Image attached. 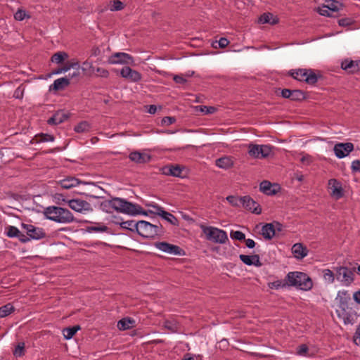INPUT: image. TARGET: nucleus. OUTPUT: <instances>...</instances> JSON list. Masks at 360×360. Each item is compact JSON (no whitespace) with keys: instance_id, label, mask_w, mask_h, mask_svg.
Listing matches in <instances>:
<instances>
[{"instance_id":"1","label":"nucleus","mask_w":360,"mask_h":360,"mask_svg":"<svg viewBox=\"0 0 360 360\" xmlns=\"http://www.w3.org/2000/svg\"><path fill=\"white\" fill-rule=\"evenodd\" d=\"M100 208L107 213H112L116 211L131 216L147 214V212L139 205L132 203L121 198H112L110 200H104L100 204Z\"/></svg>"},{"instance_id":"2","label":"nucleus","mask_w":360,"mask_h":360,"mask_svg":"<svg viewBox=\"0 0 360 360\" xmlns=\"http://www.w3.org/2000/svg\"><path fill=\"white\" fill-rule=\"evenodd\" d=\"M44 214L47 219L60 224H69L76 221L72 213L62 207H47L44 209Z\"/></svg>"},{"instance_id":"3","label":"nucleus","mask_w":360,"mask_h":360,"mask_svg":"<svg viewBox=\"0 0 360 360\" xmlns=\"http://www.w3.org/2000/svg\"><path fill=\"white\" fill-rule=\"evenodd\" d=\"M285 281H288V286H294L302 290H309L313 287L312 280L303 272H289L285 277Z\"/></svg>"},{"instance_id":"4","label":"nucleus","mask_w":360,"mask_h":360,"mask_svg":"<svg viewBox=\"0 0 360 360\" xmlns=\"http://www.w3.org/2000/svg\"><path fill=\"white\" fill-rule=\"evenodd\" d=\"M139 228L136 233L143 238L153 239L156 236H162L164 229L161 224H153L144 220L138 221Z\"/></svg>"},{"instance_id":"5","label":"nucleus","mask_w":360,"mask_h":360,"mask_svg":"<svg viewBox=\"0 0 360 360\" xmlns=\"http://www.w3.org/2000/svg\"><path fill=\"white\" fill-rule=\"evenodd\" d=\"M200 228L205 235V238L209 241L219 244H224L229 241L226 232L222 229L204 224H200Z\"/></svg>"},{"instance_id":"6","label":"nucleus","mask_w":360,"mask_h":360,"mask_svg":"<svg viewBox=\"0 0 360 360\" xmlns=\"http://www.w3.org/2000/svg\"><path fill=\"white\" fill-rule=\"evenodd\" d=\"M274 147L270 145L250 144L248 153L252 158L263 159L269 157Z\"/></svg>"},{"instance_id":"7","label":"nucleus","mask_w":360,"mask_h":360,"mask_svg":"<svg viewBox=\"0 0 360 360\" xmlns=\"http://www.w3.org/2000/svg\"><path fill=\"white\" fill-rule=\"evenodd\" d=\"M336 278L348 286L353 283L354 280V271L356 268L352 269L347 266H340L335 268Z\"/></svg>"},{"instance_id":"8","label":"nucleus","mask_w":360,"mask_h":360,"mask_svg":"<svg viewBox=\"0 0 360 360\" xmlns=\"http://www.w3.org/2000/svg\"><path fill=\"white\" fill-rule=\"evenodd\" d=\"M154 245L160 250L168 254L181 256H184L186 255L185 251L179 246L165 241L155 242Z\"/></svg>"},{"instance_id":"9","label":"nucleus","mask_w":360,"mask_h":360,"mask_svg":"<svg viewBox=\"0 0 360 360\" xmlns=\"http://www.w3.org/2000/svg\"><path fill=\"white\" fill-rule=\"evenodd\" d=\"M21 226L26 231L27 238L30 240H40L46 237V233L42 228L36 227L32 224L25 223L21 224Z\"/></svg>"},{"instance_id":"10","label":"nucleus","mask_w":360,"mask_h":360,"mask_svg":"<svg viewBox=\"0 0 360 360\" xmlns=\"http://www.w3.org/2000/svg\"><path fill=\"white\" fill-rule=\"evenodd\" d=\"M240 203L244 208L252 213L256 214L262 213V207L259 204L255 201L250 195L240 197Z\"/></svg>"},{"instance_id":"11","label":"nucleus","mask_w":360,"mask_h":360,"mask_svg":"<svg viewBox=\"0 0 360 360\" xmlns=\"http://www.w3.org/2000/svg\"><path fill=\"white\" fill-rule=\"evenodd\" d=\"M354 150V144L350 142L338 143L334 146L335 155L338 158H343L347 156Z\"/></svg>"},{"instance_id":"12","label":"nucleus","mask_w":360,"mask_h":360,"mask_svg":"<svg viewBox=\"0 0 360 360\" xmlns=\"http://www.w3.org/2000/svg\"><path fill=\"white\" fill-rule=\"evenodd\" d=\"M108 63L110 64L122 63L131 65L134 63V58L128 53L118 52L114 53L109 58Z\"/></svg>"},{"instance_id":"13","label":"nucleus","mask_w":360,"mask_h":360,"mask_svg":"<svg viewBox=\"0 0 360 360\" xmlns=\"http://www.w3.org/2000/svg\"><path fill=\"white\" fill-rule=\"evenodd\" d=\"M120 72V75L123 78H124L130 82H139L142 78L141 74L140 72L131 69L129 66L123 67Z\"/></svg>"},{"instance_id":"14","label":"nucleus","mask_w":360,"mask_h":360,"mask_svg":"<svg viewBox=\"0 0 360 360\" xmlns=\"http://www.w3.org/2000/svg\"><path fill=\"white\" fill-rule=\"evenodd\" d=\"M184 167L179 165H167L162 167V173L167 176H172L175 177H184L182 174Z\"/></svg>"},{"instance_id":"15","label":"nucleus","mask_w":360,"mask_h":360,"mask_svg":"<svg viewBox=\"0 0 360 360\" xmlns=\"http://www.w3.org/2000/svg\"><path fill=\"white\" fill-rule=\"evenodd\" d=\"M281 187L277 184H271L270 181L264 180L260 183L259 190L266 195H276L280 190Z\"/></svg>"},{"instance_id":"16","label":"nucleus","mask_w":360,"mask_h":360,"mask_svg":"<svg viewBox=\"0 0 360 360\" xmlns=\"http://www.w3.org/2000/svg\"><path fill=\"white\" fill-rule=\"evenodd\" d=\"M341 68L348 73L354 74L360 71V60H353L350 59H345L341 63Z\"/></svg>"},{"instance_id":"17","label":"nucleus","mask_w":360,"mask_h":360,"mask_svg":"<svg viewBox=\"0 0 360 360\" xmlns=\"http://www.w3.org/2000/svg\"><path fill=\"white\" fill-rule=\"evenodd\" d=\"M328 186L332 190L331 195L336 200H338L344 196V190L342 187V184L335 179H331L328 181Z\"/></svg>"},{"instance_id":"18","label":"nucleus","mask_w":360,"mask_h":360,"mask_svg":"<svg viewBox=\"0 0 360 360\" xmlns=\"http://www.w3.org/2000/svg\"><path fill=\"white\" fill-rule=\"evenodd\" d=\"M6 236L9 238H18L22 243H26L30 240L25 234L21 233L18 228L13 226L6 227Z\"/></svg>"},{"instance_id":"19","label":"nucleus","mask_w":360,"mask_h":360,"mask_svg":"<svg viewBox=\"0 0 360 360\" xmlns=\"http://www.w3.org/2000/svg\"><path fill=\"white\" fill-rule=\"evenodd\" d=\"M69 207L78 212H81L82 210H89L90 204L83 200L80 199H72L68 201Z\"/></svg>"},{"instance_id":"20","label":"nucleus","mask_w":360,"mask_h":360,"mask_svg":"<svg viewBox=\"0 0 360 360\" xmlns=\"http://www.w3.org/2000/svg\"><path fill=\"white\" fill-rule=\"evenodd\" d=\"M58 185L61 186L62 188L64 189H70L73 187L78 186L80 184H85L82 181L76 179L74 176H68L63 179H61L57 182Z\"/></svg>"},{"instance_id":"21","label":"nucleus","mask_w":360,"mask_h":360,"mask_svg":"<svg viewBox=\"0 0 360 360\" xmlns=\"http://www.w3.org/2000/svg\"><path fill=\"white\" fill-rule=\"evenodd\" d=\"M70 84V78L68 77H61L56 79L53 83L49 86L50 91H58L63 90L65 87L68 86Z\"/></svg>"},{"instance_id":"22","label":"nucleus","mask_w":360,"mask_h":360,"mask_svg":"<svg viewBox=\"0 0 360 360\" xmlns=\"http://www.w3.org/2000/svg\"><path fill=\"white\" fill-rule=\"evenodd\" d=\"M129 158L136 163L143 164L148 162L150 160L151 157L150 155H146L145 153H141L138 151H133L129 154Z\"/></svg>"},{"instance_id":"23","label":"nucleus","mask_w":360,"mask_h":360,"mask_svg":"<svg viewBox=\"0 0 360 360\" xmlns=\"http://www.w3.org/2000/svg\"><path fill=\"white\" fill-rule=\"evenodd\" d=\"M69 116L63 111H58L48 120L47 123L50 125H58L68 120Z\"/></svg>"},{"instance_id":"24","label":"nucleus","mask_w":360,"mask_h":360,"mask_svg":"<svg viewBox=\"0 0 360 360\" xmlns=\"http://www.w3.org/2000/svg\"><path fill=\"white\" fill-rule=\"evenodd\" d=\"M292 252L297 259H302L307 255L308 250L302 243H295L292 247Z\"/></svg>"},{"instance_id":"25","label":"nucleus","mask_w":360,"mask_h":360,"mask_svg":"<svg viewBox=\"0 0 360 360\" xmlns=\"http://www.w3.org/2000/svg\"><path fill=\"white\" fill-rule=\"evenodd\" d=\"M262 235L266 240L272 239L276 235L274 224L273 222L265 224L262 228Z\"/></svg>"},{"instance_id":"26","label":"nucleus","mask_w":360,"mask_h":360,"mask_svg":"<svg viewBox=\"0 0 360 360\" xmlns=\"http://www.w3.org/2000/svg\"><path fill=\"white\" fill-rule=\"evenodd\" d=\"M278 18L274 17V15L271 13H264L259 18L258 22L262 24L269 23L270 25H276L278 22Z\"/></svg>"},{"instance_id":"27","label":"nucleus","mask_w":360,"mask_h":360,"mask_svg":"<svg viewBox=\"0 0 360 360\" xmlns=\"http://www.w3.org/2000/svg\"><path fill=\"white\" fill-rule=\"evenodd\" d=\"M116 224H119L120 227L123 229H127L131 232L138 231V221H135L134 220H128L125 221L116 222Z\"/></svg>"},{"instance_id":"28","label":"nucleus","mask_w":360,"mask_h":360,"mask_svg":"<svg viewBox=\"0 0 360 360\" xmlns=\"http://www.w3.org/2000/svg\"><path fill=\"white\" fill-rule=\"evenodd\" d=\"M135 321L130 318H123L117 322V328L121 330L129 329L134 326Z\"/></svg>"},{"instance_id":"29","label":"nucleus","mask_w":360,"mask_h":360,"mask_svg":"<svg viewBox=\"0 0 360 360\" xmlns=\"http://www.w3.org/2000/svg\"><path fill=\"white\" fill-rule=\"evenodd\" d=\"M339 298L340 307L343 310L348 307V302L350 300V295L347 291L339 292L338 295Z\"/></svg>"},{"instance_id":"30","label":"nucleus","mask_w":360,"mask_h":360,"mask_svg":"<svg viewBox=\"0 0 360 360\" xmlns=\"http://www.w3.org/2000/svg\"><path fill=\"white\" fill-rule=\"evenodd\" d=\"M307 70L308 72L304 77V81L308 84L314 85L318 82L319 78L322 77L321 75H316L311 69Z\"/></svg>"},{"instance_id":"31","label":"nucleus","mask_w":360,"mask_h":360,"mask_svg":"<svg viewBox=\"0 0 360 360\" xmlns=\"http://www.w3.org/2000/svg\"><path fill=\"white\" fill-rule=\"evenodd\" d=\"M81 329L79 325H75L72 327L65 328L63 330V333L65 339L70 340L71 339L76 333Z\"/></svg>"},{"instance_id":"32","label":"nucleus","mask_w":360,"mask_h":360,"mask_svg":"<svg viewBox=\"0 0 360 360\" xmlns=\"http://www.w3.org/2000/svg\"><path fill=\"white\" fill-rule=\"evenodd\" d=\"M54 140L55 137L53 135L44 133L38 134L33 139V141L35 143L53 141Z\"/></svg>"},{"instance_id":"33","label":"nucleus","mask_w":360,"mask_h":360,"mask_svg":"<svg viewBox=\"0 0 360 360\" xmlns=\"http://www.w3.org/2000/svg\"><path fill=\"white\" fill-rule=\"evenodd\" d=\"M68 54L65 51H58L55 53L51 58V60L53 63H56L57 64H60L64 62V60L68 58Z\"/></svg>"},{"instance_id":"34","label":"nucleus","mask_w":360,"mask_h":360,"mask_svg":"<svg viewBox=\"0 0 360 360\" xmlns=\"http://www.w3.org/2000/svg\"><path fill=\"white\" fill-rule=\"evenodd\" d=\"M307 72V69H298L295 70H292L289 72V75L297 80L304 81V77L306 76Z\"/></svg>"},{"instance_id":"35","label":"nucleus","mask_w":360,"mask_h":360,"mask_svg":"<svg viewBox=\"0 0 360 360\" xmlns=\"http://www.w3.org/2000/svg\"><path fill=\"white\" fill-rule=\"evenodd\" d=\"M216 165L220 168L228 169L233 165V161L229 157H222L216 160Z\"/></svg>"},{"instance_id":"36","label":"nucleus","mask_w":360,"mask_h":360,"mask_svg":"<svg viewBox=\"0 0 360 360\" xmlns=\"http://www.w3.org/2000/svg\"><path fill=\"white\" fill-rule=\"evenodd\" d=\"M306 99L305 93L300 89L291 90L290 99L292 101H302Z\"/></svg>"},{"instance_id":"37","label":"nucleus","mask_w":360,"mask_h":360,"mask_svg":"<svg viewBox=\"0 0 360 360\" xmlns=\"http://www.w3.org/2000/svg\"><path fill=\"white\" fill-rule=\"evenodd\" d=\"M15 311V307L11 303H8L0 307V318L6 317Z\"/></svg>"},{"instance_id":"38","label":"nucleus","mask_w":360,"mask_h":360,"mask_svg":"<svg viewBox=\"0 0 360 360\" xmlns=\"http://www.w3.org/2000/svg\"><path fill=\"white\" fill-rule=\"evenodd\" d=\"M86 231H88V232H110V229L104 224H96L95 226H87Z\"/></svg>"},{"instance_id":"39","label":"nucleus","mask_w":360,"mask_h":360,"mask_svg":"<svg viewBox=\"0 0 360 360\" xmlns=\"http://www.w3.org/2000/svg\"><path fill=\"white\" fill-rule=\"evenodd\" d=\"M326 7L331 11H338L343 8V4L336 0H326Z\"/></svg>"},{"instance_id":"40","label":"nucleus","mask_w":360,"mask_h":360,"mask_svg":"<svg viewBox=\"0 0 360 360\" xmlns=\"http://www.w3.org/2000/svg\"><path fill=\"white\" fill-rule=\"evenodd\" d=\"M91 125L90 124L86 121H82L78 123L76 126L74 127V131L77 133H83L86 132L90 130Z\"/></svg>"},{"instance_id":"41","label":"nucleus","mask_w":360,"mask_h":360,"mask_svg":"<svg viewBox=\"0 0 360 360\" xmlns=\"http://www.w3.org/2000/svg\"><path fill=\"white\" fill-rule=\"evenodd\" d=\"M196 111L201 112L205 115L212 114L215 112L217 108L213 106H206V105H198L195 107Z\"/></svg>"},{"instance_id":"42","label":"nucleus","mask_w":360,"mask_h":360,"mask_svg":"<svg viewBox=\"0 0 360 360\" xmlns=\"http://www.w3.org/2000/svg\"><path fill=\"white\" fill-rule=\"evenodd\" d=\"M149 206H151L152 207H153L155 210V212H153V210H148V211H146L147 212V214L148 213H150V214H155L157 215H168L167 214V212L164 210L163 207L159 206L157 204H154V205H149Z\"/></svg>"},{"instance_id":"43","label":"nucleus","mask_w":360,"mask_h":360,"mask_svg":"<svg viewBox=\"0 0 360 360\" xmlns=\"http://www.w3.org/2000/svg\"><path fill=\"white\" fill-rule=\"evenodd\" d=\"M65 70V72L70 70L71 68L72 69H80L79 62L77 60L75 61H68L63 66Z\"/></svg>"},{"instance_id":"44","label":"nucleus","mask_w":360,"mask_h":360,"mask_svg":"<svg viewBox=\"0 0 360 360\" xmlns=\"http://www.w3.org/2000/svg\"><path fill=\"white\" fill-rule=\"evenodd\" d=\"M286 286H288V281H285V279L284 281L277 280L269 283V287L271 288L279 289Z\"/></svg>"},{"instance_id":"45","label":"nucleus","mask_w":360,"mask_h":360,"mask_svg":"<svg viewBox=\"0 0 360 360\" xmlns=\"http://www.w3.org/2000/svg\"><path fill=\"white\" fill-rule=\"evenodd\" d=\"M25 354V343L19 342L13 351V355L15 356H22Z\"/></svg>"},{"instance_id":"46","label":"nucleus","mask_w":360,"mask_h":360,"mask_svg":"<svg viewBox=\"0 0 360 360\" xmlns=\"http://www.w3.org/2000/svg\"><path fill=\"white\" fill-rule=\"evenodd\" d=\"M167 214L168 215L162 214V215H160V217L162 219H164L165 220L169 222L172 225H174V226L178 225L179 221H178L177 218L174 215H173L172 214H171L168 212H167Z\"/></svg>"},{"instance_id":"47","label":"nucleus","mask_w":360,"mask_h":360,"mask_svg":"<svg viewBox=\"0 0 360 360\" xmlns=\"http://www.w3.org/2000/svg\"><path fill=\"white\" fill-rule=\"evenodd\" d=\"M230 236L233 240L242 241L245 240V235L240 231H231Z\"/></svg>"},{"instance_id":"48","label":"nucleus","mask_w":360,"mask_h":360,"mask_svg":"<svg viewBox=\"0 0 360 360\" xmlns=\"http://www.w3.org/2000/svg\"><path fill=\"white\" fill-rule=\"evenodd\" d=\"M30 17V16L27 14L26 11L22 9H18L14 14L15 19L19 21L24 20L25 18H29Z\"/></svg>"},{"instance_id":"49","label":"nucleus","mask_w":360,"mask_h":360,"mask_svg":"<svg viewBox=\"0 0 360 360\" xmlns=\"http://www.w3.org/2000/svg\"><path fill=\"white\" fill-rule=\"evenodd\" d=\"M323 278L326 280H328L330 283H333L335 281V274L333 271L330 269H324L323 271Z\"/></svg>"},{"instance_id":"50","label":"nucleus","mask_w":360,"mask_h":360,"mask_svg":"<svg viewBox=\"0 0 360 360\" xmlns=\"http://www.w3.org/2000/svg\"><path fill=\"white\" fill-rule=\"evenodd\" d=\"M124 8V4L120 0H113L110 7L111 11H118Z\"/></svg>"},{"instance_id":"51","label":"nucleus","mask_w":360,"mask_h":360,"mask_svg":"<svg viewBox=\"0 0 360 360\" xmlns=\"http://www.w3.org/2000/svg\"><path fill=\"white\" fill-rule=\"evenodd\" d=\"M81 68L86 75L91 76L90 69L93 68V65L91 63H89L87 60H86L83 63L82 67Z\"/></svg>"},{"instance_id":"52","label":"nucleus","mask_w":360,"mask_h":360,"mask_svg":"<svg viewBox=\"0 0 360 360\" xmlns=\"http://www.w3.org/2000/svg\"><path fill=\"white\" fill-rule=\"evenodd\" d=\"M96 76L97 77L107 78L109 76L108 70L103 68H96Z\"/></svg>"},{"instance_id":"53","label":"nucleus","mask_w":360,"mask_h":360,"mask_svg":"<svg viewBox=\"0 0 360 360\" xmlns=\"http://www.w3.org/2000/svg\"><path fill=\"white\" fill-rule=\"evenodd\" d=\"M239 258L246 265L251 266L253 264L252 255H240Z\"/></svg>"},{"instance_id":"54","label":"nucleus","mask_w":360,"mask_h":360,"mask_svg":"<svg viewBox=\"0 0 360 360\" xmlns=\"http://www.w3.org/2000/svg\"><path fill=\"white\" fill-rule=\"evenodd\" d=\"M227 201L233 206L238 207L240 205V198L235 197L233 195H229L226 197Z\"/></svg>"},{"instance_id":"55","label":"nucleus","mask_w":360,"mask_h":360,"mask_svg":"<svg viewBox=\"0 0 360 360\" xmlns=\"http://www.w3.org/2000/svg\"><path fill=\"white\" fill-rule=\"evenodd\" d=\"M354 20L350 18H345L338 20V25L341 27H347L352 25Z\"/></svg>"},{"instance_id":"56","label":"nucleus","mask_w":360,"mask_h":360,"mask_svg":"<svg viewBox=\"0 0 360 360\" xmlns=\"http://www.w3.org/2000/svg\"><path fill=\"white\" fill-rule=\"evenodd\" d=\"M317 12L323 16L330 17V14L329 13V9L326 7V5H323L321 7H318L316 8Z\"/></svg>"},{"instance_id":"57","label":"nucleus","mask_w":360,"mask_h":360,"mask_svg":"<svg viewBox=\"0 0 360 360\" xmlns=\"http://www.w3.org/2000/svg\"><path fill=\"white\" fill-rule=\"evenodd\" d=\"M351 169L353 173L360 172V160H354L352 162Z\"/></svg>"},{"instance_id":"58","label":"nucleus","mask_w":360,"mask_h":360,"mask_svg":"<svg viewBox=\"0 0 360 360\" xmlns=\"http://www.w3.org/2000/svg\"><path fill=\"white\" fill-rule=\"evenodd\" d=\"M297 354H299V355H305L308 350H309V348L307 347V345H304V344H302V345H300L297 349Z\"/></svg>"},{"instance_id":"59","label":"nucleus","mask_w":360,"mask_h":360,"mask_svg":"<svg viewBox=\"0 0 360 360\" xmlns=\"http://www.w3.org/2000/svg\"><path fill=\"white\" fill-rule=\"evenodd\" d=\"M176 122V118L174 117H164L162 120V124L166 125H170Z\"/></svg>"},{"instance_id":"60","label":"nucleus","mask_w":360,"mask_h":360,"mask_svg":"<svg viewBox=\"0 0 360 360\" xmlns=\"http://www.w3.org/2000/svg\"><path fill=\"white\" fill-rule=\"evenodd\" d=\"M229 41L225 37H221L218 41L219 46L222 49L226 47L229 45Z\"/></svg>"},{"instance_id":"61","label":"nucleus","mask_w":360,"mask_h":360,"mask_svg":"<svg viewBox=\"0 0 360 360\" xmlns=\"http://www.w3.org/2000/svg\"><path fill=\"white\" fill-rule=\"evenodd\" d=\"M252 261L253 262L252 265H254L255 266L259 267L262 265V262L259 260V255H252Z\"/></svg>"},{"instance_id":"62","label":"nucleus","mask_w":360,"mask_h":360,"mask_svg":"<svg viewBox=\"0 0 360 360\" xmlns=\"http://www.w3.org/2000/svg\"><path fill=\"white\" fill-rule=\"evenodd\" d=\"M173 79L176 84H184L187 82V80L181 75H174Z\"/></svg>"},{"instance_id":"63","label":"nucleus","mask_w":360,"mask_h":360,"mask_svg":"<svg viewBox=\"0 0 360 360\" xmlns=\"http://www.w3.org/2000/svg\"><path fill=\"white\" fill-rule=\"evenodd\" d=\"M291 89H283L281 91V96L284 98L290 99Z\"/></svg>"},{"instance_id":"64","label":"nucleus","mask_w":360,"mask_h":360,"mask_svg":"<svg viewBox=\"0 0 360 360\" xmlns=\"http://www.w3.org/2000/svg\"><path fill=\"white\" fill-rule=\"evenodd\" d=\"M244 240L245 242L246 246L250 249L254 248L256 245V243L252 239H250V238L245 239V238Z\"/></svg>"}]
</instances>
